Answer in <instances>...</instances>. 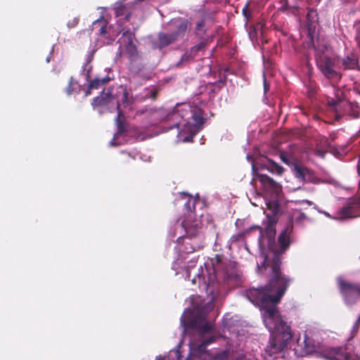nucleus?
Returning <instances> with one entry per match:
<instances>
[{
    "label": "nucleus",
    "mask_w": 360,
    "mask_h": 360,
    "mask_svg": "<svg viewBox=\"0 0 360 360\" xmlns=\"http://www.w3.org/2000/svg\"><path fill=\"white\" fill-rule=\"evenodd\" d=\"M195 202L196 200L189 198V200L185 203V207L189 212V219H184L180 229H184L188 237L191 238L195 236L200 229L198 224L195 221H191V219L193 218L192 208L191 207V202Z\"/></svg>",
    "instance_id": "nucleus-10"
},
{
    "label": "nucleus",
    "mask_w": 360,
    "mask_h": 360,
    "mask_svg": "<svg viewBox=\"0 0 360 360\" xmlns=\"http://www.w3.org/2000/svg\"><path fill=\"white\" fill-rule=\"evenodd\" d=\"M174 354H175L176 357L177 359H179V352H178V351H176V352H174Z\"/></svg>",
    "instance_id": "nucleus-36"
},
{
    "label": "nucleus",
    "mask_w": 360,
    "mask_h": 360,
    "mask_svg": "<svg viewBox=\"0 0 360 360\" xmlns=\"http://www.w3.org/2000/svg\"><path fill=\"white\" fill-rule=\"evenodd\" d=\"M204 46V44L203 43H200L199 44H198L197 46H195L193 49H192V52L193 51H198L199 50H200L202 47Z\"/></svg>",
    "instance_id": "nucleus-26"
},
{
    "label": "nucleus",
    "mask_w": 360,
    "mask_h": 360,
    "mask_svg": "<svg viewBox=\"0 0 360 360\" xmlns=\"http://www.w3.org/2000/svg\"><path fill=\"white\" fill-rule=\"evenodd\" d=\"M300 202H301V203H306V204H307L308 205H311L312 204V202H311V201L307 200H302V201H301Z\"/></svg>",
    "instance_id": "nucleus-33"
},
{
    "label": "nucleus",
    "mask_w": 360,
    "mask_h": 360,
    "mask_svg": "<svg viewBox=\"0 0 360 360\" xmlns=\"http://www.w3.org/2000/svg\"><path fill=\"white\" fill-rule=\"evenodd\" d=\"M138 76H139V77H140V76H141V74H139V73L138 75H137V74L136 75V77H137Z\"/></svg>",
    "instance_id": "nucleus-38"
},
{
    "label": "nucleus",
    "mask_w": 360,
    "mask_h": 360,
    "mask_svg": "<svg viewBox=\"0 0 360 360\" xmlns=\"http://www.w3.org/2000/svg\"><path fill=\"white\" fill-rule=\"evenodd\" d=\"M264 92H266L269 89V86L266 84V79L265 77H264Z\"/></svg>",
    "instance_id": "nucleus-29"
},
{
    "label": "nucleus",
    "mask_w": 360,
    "mask_h": 360,
    "mask_svg": "<svg viewBox=\"0 0 360 360\" xmlns=\"http://www.w3.org/2000/svg\"><path fill=\"white\" fill-rule=\"evenodd\" d=\"M182 250L185 251L186 252H193V250H195V248L193 247H191L190 248H186V250Z\"/></svg>",
    "instance_id": "nucleus-32"
},
{
    "label": "nucleus",
    "mask_w": 360,
    "mask_h": 360,
    "mask_svg": "<svg viewBox=\"0 0 360 360\" xmlns=\"http://www.w3.org/2000/svg\"><path fill=\"white\" fill-rule=\"evenodd\" d=\"M248 11V5H246L245 7L243 8V14L245 15V16L246 18H248V15H247Z\"/></svg>",
    "instance_id": "nucleus-30"
},
{
    "label": "nucleus",
    "mask_w": 360,
    "mask_h": 360,
    "mask_svg": "<svg viewBox=\"0 0 360 360\" xmlns=\"http://www.w3.org/2000/svg\"><path fill=\"white\" fill-rule=\"evenodd\" d=\"M92 30L97 31L100 35L107 33V22L103 18L95 20L92 24Z\"/></svg>",
    "instance_id": "nucleus-15"
},
{
    "label": "nucleus",
    "mask_w": 360,
    "mask_h": 360,
    "mask_svg": "<svg viewBox=\"0 0 360 360\" xmlns=\"http://www.w3.org/2000/svg\"><path fill=\"white\" fill-rule=\"evenodd\" d=\"M135 34L130 30L124 31L119 39L120 48L124 53H126L130 60H134L135 56Z\"/></svg>",
    "instance_id": "nucleus-8"
},
{
    "label": "nucleus",
    "mask_w": 360,
    "mask_h": 360,
    "mask_svg": "<svg viewBox=\"0 0 360 360\" xmlns=\"http://www.w3.org/2000/svg\"><path fill=\"white\" fill-rule=\"evenodd\" d=\"M117 115L115 119V124L117 127V132L115 133L112 139L109 142L110 146H117L120 143L117 141V139L122 136H124L129 132L130 126L127 117L125 116L123 108L132 110L134 105V100L132 95V91L128 90L126 86L120 85L117 93Z\"/></svg>",
    "instance_id": "nucleus-4"
},
{
    "label": "nucleus",
    "mask_w": 360,
    "mask_h": 360,
    "mask_svg": "<svg viewBox=\"0 0 360 360\" xmlns=\"http://www.w3.org/2000/svg\"><path fill=\"white\" fill-rule=\"evenodd\" d=\"M179 31L178 32L172 34H160L159 35V43L160 46H165L174 41L178 34L183 33L186 30V25L185 23H181L178 25Z\"/></svg>",
    "instance_id": "nucleus-12"
},
{
    "label": "nucleus",
    "mask_w": 360,
    "mask_h": 360,
    "mask_svg": "<svg viewBox=\"0 0 360 360\" xmlns=\"http://www.w3.org/2000/svg\"><path fill=\"white\" fill-rule=\"evenodd\" d=\"M185 271L188 278L193 274L192 283H198L200 288L205 290L209 297L207 302L196 304L193 310L188 309L182 314L181 325L184 327V333H185L186 330L191 328L196 331L202 338L199 342L194 340L190 342L191 352L186 360H230L231 359L235 360L238 350L228 349L211 353L205 349V346L210 344L212 340H205L203 336L210 333L213 329L212 323L207 321L205 316L213 308L212 302L219 295V283L216 281L214 269L211 266H205L204 269L200 265L196 269L192 262V264L186 267Z\"/></svg>",
    "instance_id": "nucleus-2"
},
{
    "label": "nucleus",
    "mask_w": 360,
    "mask_h": 360,
    "mask_svg": "<svg viewBox=\"0 0 360 360\" xmlns=\"http://www.w3.org/2000/svg\"><path fill=\"white\" fill-rule=\"evenodd\" d=\"M297 347H300L302 354L312 353L315 351L316 347L314 341L309 338L306 333L303 338H298L297 340Z\"/></svg>",
    "instance_id": "nucleus-11"
},
{
    "label": "nucleus",
    "mask_w": 360,
    "mask_h": 360,
    "mask_svg": "<svg viewBox=\"0 0 360 360\" xmlns=\"http://www.w3.org/2000/svg\"><path fill=\"white\" fill-rule=\"evenodd\" d=\"M118 89L119 87L117 89L115 94H113L112 88L104 89L99 96L93 99L91 102L93 109L98 110L100 115L108 111L110 103L114 100L116 101V103H117V93Z\"/></svg>",
    "instance_id": "nucleus-6"
},
{
    "label": "nucleus",
    "mask_w": 360,
    "mask_h": 360,
    "mask_svg": "<svg viewBox=\"0 0 360 360\" xmlns=\"http://www.w3.org/2000/svg\"><path fill=\"white\" fill-rule=\"evenodd\" d=\"M339 219H346L349 218L356 217L357 214L353 213V210L351 206H347L343 208L339 213Z\"/></svg>",
    "instance_id": "nucleus-19"
},
{
    "label": "nucleus",
    "mask_w": 360,
    "mask_h": 360,
    "mask_svg": "<svg viewBox=\"0 0 360 360\" xmlns=\"http://www.w3.org/2000/svg\"><path fill=\"white\" fill-rule=\"evenodd\" d=\"M354 117H358V115L357 114H354Z\"/></svg>",
    "instance_id": "nucleus-41"
},
{
    "label": "nucleus",
    "mask_w": 360,
    "mask_h": 360,
    "mask_svg": "<svg viewBox=\"0 0 360 360\" xmlns=\"http://www.w3.org/2000/svg\"><path fill=\"white\" fill-rule=\"evenodd\" d=\"M264 25V23L260 22L253 27L252 30L249 32V37L251 40L257 38L258 34H263Z\"/></svg>",
    "instance_id": "nucleus-18"
},
{
    "label": "nucleus",
    "mask_w": 360,
    "mask_h": 360,
    "mask_svg": "<svg viewBox=\"0 0 360 360\" xmlns=\"http://www.w3.org/2000/svg\"><path fill=\"white\" fill-rule=\"evenodd\" d=\"M72 83H73V79H72V77H71L69 80V85L67 89L68 94H70L72 93L71 86L72 85Z\"/></svg>",
    "instance_id": "nucleus-27"
},
{
    "label": "nucleus",
    "mask_w": 360,
    "mask_h": 360,
    "mask_svg": "<svg viewBox=\"0 0 360 360\" xmlns=\"http://www.w3.org/2000/svg\"><path fill=\"white\" fill-rule=\"evenodd\" d=\"M108 81V77L103 79L95 78L93 80H91L89 83L90 89H98L99 88L105 85Z\"/></svg>",
    "instance_id": "nucleus-21"
},
{
    "label": "nucleus",
    "mask_w": 360,
    "mask_h": 360,
    "mask_svg": "<svg viewBox=\"0 0 360 360\" xmlns=\"http://www.w3.org/2000/svg\"><path fill=\"white\" fill-rule=\"evenodd\" d=\"M317 155H319V156H321V157H323V155H324V153H323V152H322V151H318V152H317Z\"/></svg>",
    "instance_id": "nucleus-34"
},
{
    "label": "nucleus",
    "mask_w": 360,
    "mask_h": 360,
    "mask_svg": "<svg viewBox=\"0 0 360 360\" xmlns=\"http://www.w3.org/2000/svg\"><path fill=\"white\" fill-rule=\"evenodd\" d=\"M156 360H170L169 356H158Z\"/></svg>",
    "instance_id": "nucleus-28"
},
{
    "label": "nucleus",
    "mask_w": 360,
    "mask_h": 360,
    "mask_svg": "<svg viewBox=\"0 0 360 360\" xmlns=\"http://www.w3.org/2000/svg\"><path fill=\"white\" fill-rule=\"evenodd\" d=\"M294 173L296 177L303 181L310 180V171L301 165H295L294 167Z\"/></svg>",
    "instance_id": "nucleus-13"
},
{
    "label": "nucleus",
    "mask_w": 360,
    "mask_h": 360,
    "mask_svg": "<svg viewBox=\"0 0 360 360\" xmlns=\"http://www.w3.org/2000/svg\"><path fill=\"white\" fill-rule=\"evenodd\" d=\"M291 228L286 229L278 237V243L275 242L276 229L274 227H266L264 233L260 230L259 244L262 259L258 269L270 268L272 279L266 287L250 288L245 295L248 300L259 307L265 326L271 333L269 344L265 349L264 358L266 360H278L284 357L285 351L292 338L290 327L285 323L278 311V303L289 283V279L281 275L279 270V255L289 247ZM235 360H257L247 357L242 351H238Z\"/></svg>",
    "instance_id": "nucleus-1"
},
{
    "label": "nucleus",
    "mask_w": 360,
    "mask_h": 360,
    "mask_svg": "<svg viewBox=\"0 0 360 360\" xmlns=\"http://www.w3.org/2000/svg\"><path fill=\"white\" fill-rule=\"evenodd\" d=\"M324 356L328 360H360V358L352 354L349 346L340 348H333L327 351Z\"/></svg>",
    "instance_id": "nucleus-9"
},
{
    "label": "nucleus",
    "mask_w": 360,
    "mask_h": 360,
    "mask_svg": "<svg viewBox=\"0 0 360 360\" xmlns=\"http://www.w3.org/2000/svg\"><path fill=\"white\" fill-rule=\"evenodd\" d=\"M115 13L117 17H124L126 21H128L131 17L130 13L128 12L125 6L120 4L115 8Z\"/></svg>",
    "instance_id": "nucleus-17"
},
{
    "label": "nucleus",
    "mask_w": 360,
    "mask_h": 360,
    "mask_svg": "<svg viewBox=\"0 0 360 360\" xmlns=\"http://www.w3.org/2000/svg\"><path fill=\"white\" fill-rule=\"evenodd\" d=\"M181 195H182L183 196H186V193H181Z\"/></svg>",
    "instance_id": "nucleus-40"
},
{
    "label": "nucleus",
    "mask_w": 360,
    "mask_h": 360,
    "mask_svg": "<svg viewBox=\"0 0 360 360\" xmlns=\"http://www.w3.org/2000/svg\"><path fill=\"white\" fill-rule=\"evenodd\" d=\"M79 23V18L78 17H73L72 19H70L68 22L67 25L69 28H73L77 25Z\"/></svg>",
    "instance_id": "nucleus-24"
},
{
    "label": "nucleus",
    "mask_w": 360,
    "mask_h": 360,
    "mask_svg": "<svg viewBox=\"0 0 360 360\" xmlns=\"http://www.w3.org/2000/svg\"><path fill=\"white\" fill-rule=\"evenodd\" d=\"M138 76H139V77H140V76H141V74H139V73L138 75H137V74L136 75V77H137Z\"/></svg>",
    "instance_id": "nucleus-39"
},
{
    "label": "nucleus",
    "mask_w": 360,
    "mask_h": 360,
    "mask_svg": "<svg viewBox=\"0 0 360 360\" xmlns=\"http://www.w3.org/2000/svg\"><path fill=\"white\" fill-rule=\"evenodd\" d=\"M157 93V89L154 86H151L150 88L146 89L143 93L139 95L136 99L139 101H145L146 98L153 100L155 98Z\"/></svg>",
    "instance_id": "nucleus-16"
},
{
    "label": "nucleus",
    "mask_w": 360,
    "mask_h": 360,
    "mask_svg": "<svg viewBox=\"0 0 360 360\" xmlns=\"http://www.w3.org/2000/svg\"><path fill=\"white\" fill-rule=\"evenodd\" d=\"M92 89H90V84H89L87 90L85 92V96H87L90 95Z\"/></svg>",
    "instance_id": "nucleus-31"
},
{
    "label": "nucleus",
    "mask_w": 360,
    "mask_h": 360,
    "mask_svg": "<svg viewBox=\"0 0 360 360\" xmlns=\"http://www.w3.org/2000/svg\"><path fill=\"white\" fill-rule=\"evenodd\" d=\"M343 65L345 68L354 69L357 65V61L354 57H347L343 60Z\"/></svg>",
    "instance_id": "nucleus-22"
},
{
    "label": "nucleus",
    "mask_w": 360,
    "mask_h": 360,
    "mask_svg": "<svg viewBox=\"0 0 360 360\" xmlns=\"http://www.w3.org/2000/svg\"><path fill=\"white\" fill-rule=\"evenodd\" d=\"M122 157L121 161L122 162H127L129 160L134 159V156H132L130 153L122 152Z\"/></svg>",
    "instance_id": "nucleus-25"
},
{
    "label": "nucleus",
    "mask_w": 360,
    "mask_h": 360,
    "mask_svg": "<svg viewBox=\"0 0 360 360\" xmlns=\"http://www.w3.org/2000/svg\"><path fill=\"white\" fill-rule=\"evenodd\" d=\"M302 0H286L285 4L288 8H298L302 4Z\"/></svg>",
    "instance_id": "nucleus-23"
},
{
    "label": "nucleus",
    "mask_w": 360,
    "mask_h": 360,
    "mask_svg": "<svg viewBox=\"0 0 360 360\" xmlns=\"http://www.w3.org/2000/svg\"><path fill=\"white\" fill-rule=\"evenodd\" d=\"M325 214L328 217H329V214L325 212Z\"/></svg>",
    "instance_id": "nucleus-42"
},
{
    "label": "nucleus",
    "mask_w": 360,
    "mask_h": 360,
    "mask_svg": "<svg viewBox=\"0 0 360 360\" xmlns=\"http://www.w3.org/2000/svg\"><path fill=\"white\" fill-rule=\"evenodd\" d=\"M325 51H328V47L326 45L316 48L317 65L326 77L329 78L338 77V73L335 70L334 60L325 53Z\"/></svg>",
    "instance_id": "nucleus-5"
},
{
    "label": "nucleus",
    "mask_w": 360,
    "mask_h": 360,
    "mask_svg": "<svg viewBox=\"0 0 360 360\" xmlns=\"http://www.w3.org/2000/svg\"><path fill=\"white\" fill-rule=\"evenodd\" d=\"M181 236H179V237L178 238L177 242L179 243H180V241H181Z\"/></svg>",
    "instance_id": "nucleus-37"
},
{
    "label": "nucleus",
    "mask_w": 360,
    "mask_h": 360,
    "mask_svg": "<svg viewBox=\"0 0 360 360\" xmlns=\"http://www.w3.org/2000/svg\"><path fill=\"white\" fill-rule=\"evenodd\" d=\"M262 168L266 169L270 172L278 175L282 174L283 172V169L282 167L277 165L275 162L271 160H267L266 162L262 165Z\"/></svg>",
    "instance_id": "nucleus-14"
},
{
    "label": "nucleus",
    "mask_w": 360,
    "mask_h": 360,
    "mask_svg": "<svg viewBox=\"0 0 360 360\" xmlns=\"http://www.w3.org/2000/svg\"><path fill=\"white\" fill-rule=\"evenodd\" d=\"M304 217H305V215L303 213H301L300 217L298 218V219L300 220V219H301L302 218H304Z\"/></svg>",
    "instance_id": "nucleus-35"
},
{
    "label": "nucleus",
    "mask_w": 360,
    "mask_h": 360,
    "mask_svg": "<svg viewBox=\"0 0 360 360\" xmlns=\"http://www.w3.org/2000/svg\"><path fill=\"white\" fill-rule=\"evenodd\" d=\"M340 289L344 296L347 304H354L357 298L360 297V288L357 285L345 283L342 278L338 279Z\"/></svg>",
    "instance_id": "nucleus-7"
},
{
    "label": "nucleus",
    "mask_w": 360,
    "mask_h": 360,
    "mask_svg": "<svg viewBox=\"0 0 360 360\" xmlns=\"http://www.w3.org/2000/svg\"><path fill=\"white\" fill-rule=\"evenodd\" d=\"M340 101V98L339 96H337V99H331L328 101V105L330 108L331 110L334 112L335 115V119L338 120L340 115L338 112V108L340 107L339 102Z\"/></svg>",
    "instance_id": "nucleus-20"
},
{
    "label": "nucleus",
    "mask_w": 360,
    "mask_h": 360,
    "mask_svg": "<svg viewBox=\"0 0 360 360\" xmlns=\"http://www.w3.org/2000/svg\"><path fill=\"white\" fill-rule=\"evenodd\" d=\"M150 113L152 124L163 120L173 122L169 129L177 127L178 139L183 142L191 141L203 124L201 110L193 108L189 103H177L172 111L160 108L150 110Z\"/></svg>",
    "instance_id": "nucleus-3"
}]
</instances>
